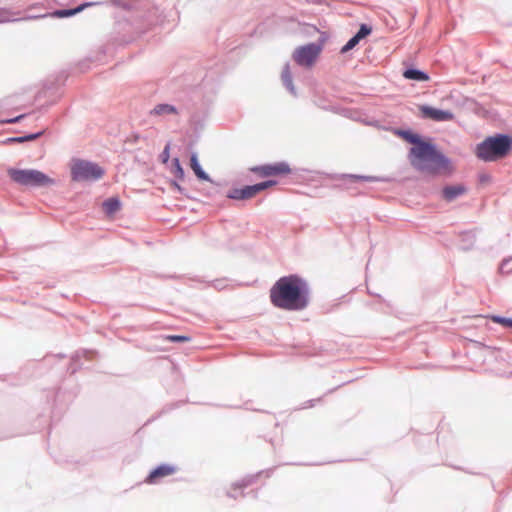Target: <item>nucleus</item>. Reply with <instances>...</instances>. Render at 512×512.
<instances>
[{
    "mask_svg": "<svg viewBox=\"0 0 512 512\" xmlns=\"http://www.w3.org/2000/svg\"><path fill=\"white\" fill-rule=\"evenodd\" d=\"M269 297L276 308L299 311L309 304V287L297 275L283 276L271 287Z\"/></svg>",
    "mask_w": 512,
    "mask_h": 512,
    "instance_id": "nucleus-2",
    "label": "nucleus"
},
{
    "mask_svg": "<svg viewBox=\"0 0 512 512\" xmlns=\"http://www.w3.org/2000/svg\"><path fill=\"white\" fill-rule=\"evenodd\" d=\"M190 167L200 180H209V176L203 171L202 167L200 166L196 154H192L190 157Z\"/></svg>",
    "mask_w": 512,
    "mask_h": 512,
    "instance_id": "nucleus-12",
    "label": "nucleus"
},
{
    "mask_svg": "<svg viewBox=\"0 0 512 512\" xmlns=\"http://www.w3.org/2000/svg\"><path fill=\"white\" fill-rule=\"evenodd\" d=\"M322 51V47L316 43L300 46L293 52V60L300 66L311 67Z\"/></svg>",
    "mask_w": 512,
    "mask_h": 512,
    "instance_id": "nucleus-7",
    "label": "nucleus"
},
{
    "mask_svg": "<svg viewBox=\"0 0 512 512\" xmlns=\"http://www.w3.org/2000/svg\"><path fill=\"white\" fill-rule=\"evenodd\" d=\"M360 40H358L356 38V36H353L343 47H342V52L345 53V52H348L349 50L353 49L358 43H359Z\"/></svg>",
    "mask_w": 512,
    "mask_h": 512,
    "instance_id": "nucleus-22",
    "label": "nucleus"
},
{
    "mask_svg": "<svg viewBox=\"0 0 512 512\" xmlns=\"http://www.w3.org/2000/svg\"><path fill=\"white\" fill-rule=\"evenodd\" d=\"M177 471V468L173 465L163 464L155 468L145 479L147 484H157L162 478L173 475Z\"/></svg>",
    "mask_w": 512,
    "mask_h": 512,
    "instance_id": "nucleus-9",
    "label": "nucleus"
},
{
    "mask_svg": "<svg viewBox=\"0 0 512 512\" xmlns=\"http://www.w3.org/2000/svg\"><path fill=\"white\" fill-rule=\"evenodd\" d=\"M103 209L108 215H112L120 209V202L115 198H110L103 203Z\"/></svg>",
    "mask_w": 512,
    "mask_h": 512,
    "instance_id": "nucleus-14",
    "label": "nucleus"
},
{
    "mask_svg": "<svg viewBox=\"0 0 512 512\" xmlns=\"http://www.w3.org/2000/svg\"><path fill=\"white\" fill-rule=\"evenodd\" d=\"M282 80L283 82L285 83V85L291 90L293 91V85H292V79H291V75H290V72L288 69H286L285 71H283L282 73Z\"/></svg>",
    "mask_w": 512,
    "mask_h": 512,
    "instance_id": "nucleus-23",
    "label": "nucleus"
},
{
    "mask_svg": "<svg viewBox=\"0 0 512 512\" xmlns=\"http://www.w3.org/2000/svg\"><path fill=\"white\" fill-rule=\"evenodd\" d=\"M512 148V139L507 135L488 137L476 147V156L486 162L504 158Z\"/></svg>",
    "mask_w": 512,
    "mask_h": 512,
    "instance_id": "nucleus-3",
    "label": "nucleus"
},
{
    "mask_svg": "<svg viewBox=\"0 0 512 512\" xmlns=\"http://www.w3.org/2000/svg\"><path fill=\"white\" fill-rule=\"evenodd\" d=\"M250 171L255 173L258 177L267 178L288 175L291 173V168L286 162H276L251 167Z\"/></svg>",
    "mask_w": 512,
    "mask_h": 512,
    "instance_id": "nucleus-8",
    "label": "nucleus"
},
{
    "mask_svg": "<svg viewBox=\"0 0 512 512\" xmlns=\"http://www.w3.org/2000/svg\"><path fill=\"white\" fill-rule=\"evenodd\" d=\"M172 173L177 177L179 180L184 179V170L180 164V161L178 158H174L172 161Z\"/></svg>",
    "mask_w": 512,
    "mask_h": 512,
    "instance_id": "nucleus-15",
    "label": "nucleus"
},
{
    "mask_svg": "<svg viewBox=\"0 0 512 512\" xmlns=\"http://www.w3.org/2000/svg\"><path fill=\"white\" fill-rule=\"evenodd\" d=\"M492 321L498 324H501L504 327H510L512 328V319L510 318H504L500 316H492Z\"/></svg>",
    "mask_w": 512,
    "mask_h": 512,
    "instance_id": "nucleus-20",
    "label": "nucleus"
},
{
    "mask_svg": "<svg viewBox=\"0 0 512 512\" xmlns=\"http://www.w3.org/2000/svg\"><path fill=\"white\" fill-rule=\"evenodd\" d=\"M401 136L412 144L408 159L415 170L427 175H436L445 168L444 154L429 139L409 131L401 132Z\"/></svg>",
    "mask_w": 512,
    "mask_h": 512,
    "instance_id": "nucleus-1",
    "label": "nucleus"
},
{
    "mask_svg": "<svg viewBox=\"0 0 512 512\" xmlns=\"http://www.w3.org/2000/svg\"><path fill=\"white\" fill-rule=\"evenodd\" d=\"M403 76L406 79L417 82H425L429 80V76L425 72L417 69H407L403 72Z\"/></svg>",
    "mask_w": 512,
    "mask_h": 512,
    "instance_id": "nucleus-11",
    "label": "nucleus"
},
{
    "mask_svg": "<svg viewBox=\"0 0 512 512\" xmlns=\"http://www.w3.org/2000/svg\"><path fill=\"white\" fill-rule=\"evenodd\" d=\"M164 339L170 342H189L191 340L189 336L184 335H167Z\"/></svg>",
    "mask_w": 512,
    "mask_h": 512,
    "instance_id": "nucleus-19",
    "label": "nucleus"
},
{
    "mask_svg": "<svg viewBox=\"0 0 512 512\" xmlns=\"http://www.w3.org/2000/svg\"><path fill=\"white\" fill-rule=\"evenodd\" d=\"M359 178H360V179H363V180H367V181H373V180H375V178H374V177H370V176H368V177H359Z\"/></svg>",
    "mask_w": 512,
    "mask_h": 512,
    "instance_id": "nucleus-26",
    "label": "nucleus"
},
{
    "mask_svg": "<svg viewBox=\"0 0 512 512\" xmlns=\"http://www.w3.org/2000/svg\"><path fill=\"white\" fill-rule=\"evenodd\" d=\"M421 116L434 121H445L448 119V112L429 106H420Z\"/></svg>",
    "mask_w": 512,
    "mask_h": 512,
    "instance_id": "nucleus-10",
    "label": "nucleus"
},
{
    "mask_svg": "<svg viewBox=\"0 0 512 512\" xmlns=\"http://www.w3.org/2000/svg\"><path fill=\"white\" fill-rule=\"evenodd\" d=\"M162 155H163L164 162H166L168 160V158H169V145H167L164 148V151H163Z\"/></svg>",
    "mask_w": 512,
    "mask_h": 512,
    "instance_id": "nucleus-24",
    "label": "nucleus"
},
{
    "mask_svg": "<svg viewBox=\"0 0 512 512\" xmlns=\"http://www.w3.org/2000/svg\"><path fill=\"white\" fill-rule=\"evenodd\" d=\"M104 174L97 164L87 161H76L71 168L72 179L75 181L97 180Z\"/></svg>",
    "mask_w": 512,
    "mask_h": 512,
    "instance_id": "nucleus-5",
    "label": "nucleus"
},
{
    "mask_svg": "<svg viewBox=\"0 0 512 512\" xmlns=\"http://www.w3.org/2000/svg\"><path fill=\"white\" fill-rule=\"evenodd\" d=\"M8 175L14 182L24 186L41 187L54 184L52 178L35 169H9Z\"/></svg>",
    "mask_w": 512,
    "mask_h": 512,
    "instance_id": "nucleus-4",
    "label": "nucleus"
},
{
    "mask_svg": "<svg viewBox=\"0 0 512 512\" xmlns=\"http://www.w3.org/2000/svg\"><path fill=\"white\" fill-rule=\"evenodd\" d=\"M370 33H371V28L368 27L367 25L363 24V25H361L359 31L357 32V34L355 36L358 40H361V39L365 38L366 36H368Z\"/></svg>",
    "mask_w": 512,
    "mask_h": 512,
    "instance_id": "nucleus-21",
    "label": "nucleus"
},
{
    "mask_svg": "<svg viewBox=\"0 0 512 512\" xmlns=\"http://www.w3.org/2000/svg\"><path fill=\"white\" fill-rule=\"evenodd\" d=\"M467 191L466 187L462 184L450 186V200L464 194Z\"/></svg>",
    "mask_w": 512,
    "mask_h": 512,
    "instance_id": "nucleus-17",
    "label": "nucleus"
},
{
    "mask_svg": "<svg viewBox=\"0 0 512 512\" xmlns=\"http://www.w3.org/2000/svg\"><path fill=\"white\" fill-rule=\"evenodd\" d=\"M21 118H23V115H20L18 117L13 118V119L5 120L3 122L4 123H15V122H18Z\"/></svg>",
    "mask_w": 512,
    "mask_h": 512,
    "instance_id": "nucleus-25",
    "label": "nucleus"
},
{
    "mask_svg": "<svg viewBox=\"0 0 512 512\" xmlns=\"http://www.w3.org/2000/svg\"><path fill=\"white\" fill-rule=\"evenodd\" d=\"M276 185V181L267 180L254 185L244 186L242 188H233L227 193V197L234 200H249L254 198L260 192Z\"/></svg>",
    "mask_w": 512,
    "mask_h": 512,
    "instance_id": "nucleus-6",
    "label": "nucleus"
},
{
    "mask_svg": "<svg viewBox=\"0 0 512 512\" xmlns=\"http://www.w3.org/2000/svg\"><path fill=\"white\" fill-rule=\"evenodd\" d=\"M442 193L445 197H448V188L447 187L443 188Z\"/></svg>",
    "mask_w": 512,
    "mask_h": 512,
    "instance_id": "nucleus-27",
    "label": "nucleus"
},
{
    "mask_svg": "<svg viewBox=\"0 0 512 512\" xmlns=\"http://www.w3.org/2000/svg\"><path fill=\"white\" fill-rule=\"evenodd\" d=\"M90 4L89 3H86V4H82L80 5L79 7L75 8V9H70V10H60V11H57L56 12V15H58L59 17H68V16H72V15H75L77 14L78 12H81L85 7L89 6Z\"/></svg>",
    "mask_w": 512,
    "mask_h": 512,
    "instance_id": "nucleus-16",
    "label": "nucleus"
},
{
    "mask_svg": "<svg viewBox=\"0 0 512 512\" xmlns=\"http://www.w3.org/2000/svg\"><path fill=\"white\" fill-rule=\"evenodd\" d=\"M177 110L174 106L169 104H159L154 107L151 111V114L154 115H164V114H176Z\"/></svg>",
    "mask_w": 512,
    "mask_h": 512,
    "instance_id": "nucleus-13",
    "label": "nucleus"
},
{
    "mask_svg": "<svg viewBox=\"0 0 512 512\" xmlns=\"http://www.w3.org/2000/svg\"><path fill=\"white\" fill-rule=\"evenodd\" d=\"M41 135H42V132H38V133L30 134V135H27V136H24V137L11 138L10 141L22 143V142H25V141L35 140V139H37Z\"/></svg>",
    "mask_w": 512,
    "mask_h": 512,
    "instance_id": "nucleus-18",
    "label": "nucleus"
}]
</instances>
